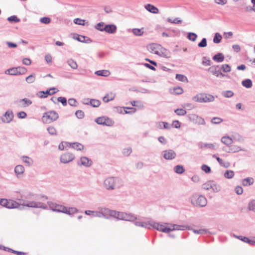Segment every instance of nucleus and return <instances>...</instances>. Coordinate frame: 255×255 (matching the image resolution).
Wrapping results in <instances>:
<instances>
[{
  "instance_id": "obj_1",
  "label": "nucleus",
  "mask_w": 255,
  "mask_h": 255,
  "mask_svg": "<svg viewBox=\"0 0 255 255\" xmlns=\"http://www.w3.org/2000/svg\"><path fill=\"white\" fill-rule=\"evenodd\" d=\"M24 206L31 208H41L43 209H47L48 208L47 206L45 204L40 202L32 201H29L26 203L22 200H19V202H17L12 200H7V208H18L21 210L23 209L22 207Z\"/></svg>"
},
{
  "instance_id": "obj_2",
  "label": "nucleus",
  "mask_w": 255,
  "mask_h": 255,
  "mask_svg": "<svg viewBox=\"0 0 255 255\" xmlns=\"http://www.w3.org/2000/svg\"><path fill=\"white\" fill-rule=\"evenodd\" d=\"M124 185V182L118 177H108L103 182V186L108 191L119 189Z\"/></svg>"
},
{
  "instance_id": "obj_3",
  "label": "nucleus",
  "mask_w": 255,
  "mask_h": 255,
  "mask_svg": "<svg viewBox=\"0 0 255 255\" xmlns=\"http://www.w3.org/2000/svg\"><path fill=\"white\" fill-rule=\"evenodd\" d=\"M191 228L190 226L186 225H176V224H171L169 227H166L164 225L162 224H159V228L158 229V231L168 233L171 231L175 230H180L183 231L185 230H190Z\"/></svg>"
},
{
  "instance_id": "obj_4",
  "label": "nucleus",
  "mask_w": 255,
  "mask_h": 255,
  "mask_svg": "<svg viewBox=\"0 0 255 255\" xmlns=\"http://www.w3.org/2000/svg\"><path fill=\"white\" fill-rule=\"evenodd\" d=\"M190 200L192 204L195 207H204L207 204V200L205 196L197 194L193 195Z\"/></svg>"
},
{
  "instance_id": "obj_5",
  "label": "nucleus",
  "mask_w": 255,
  "mask_h": 255,
  "mask_svg": "<svg viewBox=\"0 0 255 255\" xmlns=\"http://www.w3.org/2000/svg\"><path fill=\"white\" fill-rule=\"evenodd\" d=\"M133 222V224L136 226L146 228L148 229H150L152 227V228L158 230L159 228V223L155 222L152 220H149L147 222H143L141 220H138L137 219V220H134Z\"/></svg>"
},
{
  "instance_id": "obj_6",
  "label": "nucleus",
  "mask_w": 255,
  "mask_h": 255,
  "mask_svg": "<svg viewBox=\"0 0 255 255\" xmlns=\"http://www.w3.org/2000/svg\"><path fill=\"white\" fill-rule=\"evenodd\" d=\"M192 100L199 103H208L213 102L215 100V98L212 95L202 93L193 97Z\"/></svg>"
},
{
  "instance_id": "obj_7",
  "label": "nucleus",
  "mask_w": 255,
  "mask_h": 255,
  "mask_svg": "<svg viewBox=\"0 0 255 255\" xmlns=\"http://www.w3.org/2000/svg\"><path fill=\"white\" fill-rule=\"evenodd\" d=\"M58 117L59 116L57 113L53 111H51L45 113L42 118V120L44 123L50 124L56 121Z\"/></svg>"
},
{
  "instance_id": "obj_8",
  "label": "nucleus",
  "mask_w": 255,
  "mask_h": 255,
  "mask_svg": "<svg viewBox=\"0 0 255 255\" xmlns=\"http://www.w3.org/2000/svg\"><path fill=\"white\" fill-rule=\"evenodd\" d=\"M204 189L211 191L213 192H218L221 190V186L214 181H208L203 184Z\"/></svg>"
},
{
  "instance_id": "obj_9",
  "label": "nucleus",
  "mask_w": 255,
  "mask_h": 255,
  "mask_svg": "<svg viewBox=\"0 0 255 255\" xmlns=\"http://www.w3.org/2000/svg\"><path fill=\"white\" fill-rule=\"evenodd\" d=\"M98 210V211H94L93 217L109 219L110 209L109 208L100 207Z\"/></svg>"
},
{
  "instance_id": "obj_10",
  "label": "nucleus",
  "mask_w": 255,
  "mask_h": 255,
  "mask_svg": "<svg viewBox=\"0 0 255 255\" xmlns=\"http://www.w3.org/2000/svg\"><path fill=\"white\" fill-rule=\"evenodd\" d=\"M189 120L195 124L198 125H205L206 122L202 117L195 114H189L187 116Z\"/></svg>"
},
{
  "instance_id": "obj_11",
  "label": "nucleus",
  "mask_w": 255,
  "mask_h": 255,
  "mask_svg": "<svg viewBox=\"0 0 255 255\" xmlns=\"http://www.w3.org/2000/svg\"><path fill=\"white\" fill-rule=\"evenodd\" d=\"M95 121L98 125L109 127L112 126L114 124V122L112 120L106 117H99L97 118Z\"/></svg>"
},
{
  "instance_id": "obj_12",
  "label": "nucleus",
  "mask_w": 255,
  "mask_h": 255,
  "mask_svg": "<svg viewBox=\"0 0 255 255\" xmlns=\"http://www.w3.org/2000/svg\"><path fill=\"white\" fill-rule=\"evenodd\" d=\"M162 155L166 160H172L176 156V152L172 149L165 150L162 152Z\"/></svg>"
},
{
  "instance_id": "obj_13",
  "label": "nucleus",
  "mask_w": 255,
  "mask_h": 255,
  "mask_svg": "<svg viewBox=\"0 0 255 255\" xmlns=\"http://www.w3.org/2000/svg\"><path fill=\"white\" fill-rule=\"evenodd\" d=\"M58 91L56 88H51L46 91H40L38 93V96L41 98H46L48 95H52Z\"/></svg>"
},
{
  "instance_id": "obj_14",
  "label": "nucleus",
  "mask_w": 255,
  "mask_h": 255,
  "mask_svg": "<svg viewBox=\"0 0 255 255\" xmlns=\"http://www.w3.org/2000/svg\"><path fill=\"white\" fill-rule=\"evenodd\" d=\"M75 158V155L71 153L67 152L61 155L60 161L63 163H68Z\"/></svg>"
},
{
  "instance_id": "obj_15",
  "label": "nucleus",
  "mask_w": 255,
  "mask_h": 255,
  "mask_svg": "<svg viewBox=\"0 0 255 255\" xmlns=\"http://www.w3.org/2000/svg\"><path fill=\"white\" fill-rule=\"evenodd\" d=\"M92 161L87 157L82 156L80 158L79 161H78L77 164L80 166L89 167L92 165Z\"/></svg>"
},
{
  "instance_id": "obj_16",
  "label": "nucleus",
  "mask_w": 255,
  "mask_h": 255,
  "mask_svg": "<svg viewBox=\"0 0 255 255\" xmlns=\"http://www.w3.org/2000/svg\"><path fill=\"white\" fill-rule=\"evenodd\" d=\"M14 115L12 111H7L4 114V117L1 118V121L4 123H10L13 118Z\"/></svg>"
},
{
  "instance_id": "obj_17",
  "label": "nucleus",
  "mask_w": 255,
  "mask_h": 255,
  "mask_svg": "<svg viewBox=\"0 0 255 255\" xmlns=\"http://www.w3.org/2000/svg\"><path fill=\"white\" fill-rule=\"evenodd\" d=\"M125 213V212H117L110 209L109 218L110 217H113L119 220H124Z\"/></svg>"
},
{
  "instance_id": "obj_18",
  "label": "nucleus",
  "mask_w": 255,
  "mask_h": 255,
  "mask_svg": "<svg viewBox=\"0 0 255 255\" xmlns=\"http://www.w3.org/2000/svg\"><path fill=\"white\" fill-rule=\"evenodd\" d=\"M25 171V168L22 165H17L14 168V173L18 178H21L23 176Z\"/></svg>"
},
{
  "instance_id": "obj_19",
  "label": "nucleus",
  "mask_w": 255,
  "mask_h": 255,
  "mask_svg": "<svg viewBox=\"0 0 255 255\" xmlns=\"http://www.w3.org/2000/svg\"><path fill=\"white\" fill-rule=\"evenodd\" d=\"M157 55H159L160 57H163L166 58H169L171 57V53L167 49L163 48L160 46V48H159Z\"/></svg>"
},
{
  "instance_id": "obj_20",
  "label": "nucleus",
  "mask_w": 255,
  "mask_h": 255,
  "mask_svg": "<svg viewBox=\"0 0 255 255\" xmlns=\"http://www.w3.org/2000/svg\"><path fill=\"white\" fill-rule=\"evenodd\" d=\"M49 207L54 212L63 213L64 209V206L55 203H51L49 204Z\"/></svg>"
},
{
  "instance_id": "obj_21",
  "label": "nucleus",
  "mask_w": 255,
  "mask_h": 255,
  "mask_svg": "<svg viewBox=\"0 0 255 255\" xmlns=\"http://www.w3.org/2000/svg\"><path fill=\"white\" fill-rule=\"evenodd\" d=\"M198 146L199 148H209L211 149L216 150L218 147L216 145L215 143H203L200 142L198 143Z\"/></svg>"
},
{
  "instance_id": "obj_22",
  "label": "nucleus",
  "mask_w": 255,
  "mask_h": 255,
  "mask_svg": "<svg viewBox=\"0 0 255 255\" xmlns=\"http://www.w3.org/2000/svg\"><path fill=\"white\" fill-rule=\"evenodd\" d=\"M160 46V45L152 43L148 45L147 48L150 52L157 55Z\"/></svg>"
},
{
  "instance_id": "obj_23",
  "label": "nucleus",
  "mask_w": 255,
  "mask_h": 255,
  "mask_svg": "<svg viewBox=\"0 0 255 255\" xmlns=\"http://www.w3.org/2000/svg\"><path fill=\"white\" fill-rule=\"evenodd\" d=\"M78 212L79 210L75 207L67 208L66 206H64L63 213L72 216L73 214L78 213Z\"/></svg>"
},
{
  "instance_id": "obj_24",
  "label": "nucleus",
  "mask_w": 255,
  "mask_h": 255,
  "mask_svg": "<svg viewBox=\"0 0 255 255\" xmlns=\"http://www.w3.org/2000/svg\"><path fill=\"white\" fill-rule=\"evenodd\" d=\"M65 144L67 146L71 147L73 148L76 149L77 150H82L84 149V146L80 143L74 142L73 143L65 142Z\"/></svg>"
},
{
  "instance_id": "obj_25",
  "label": "nucleus",
  "mask_w": 255,
  "mask_h": 255,
  "mask_svg": "<svg viewBox=\"0 0 255 255\" xmlns=\"http://www.w3.org/2000/svg\"><path fill=\"white\" fill-rule=\"evenodd\" d=\"M104 31L109 33H114L117 30V27L114 24L106 25L103 27Z\"/></svg>"
},
{
  "instance_id": "obj_26",
  "label": "nucleus",
  "mask_w": 255,
  "mask_h": 255,
  "mask_svg": "<svg viewBox=\"0 0 255 255\" xmlns=\"http://www.w3.org/2000/svg\"><path fill=\"white\" fill-rule=\"evenodd\" d=\"M209 71L213 74V75L218 77H223L225 76V74H223L219 70H216V68L212 66L209 68Z\"/></svg>"
},
{
  "instance_id": "obj_27",
  "label": "nucleus",
  "mask_w": 255,
  "mask_h": 255,
  "mask_svg": "<svg viewBox=\"0 0 255 255\" xmlns=\"http://www.w3.org/2000/svg\"><path fill=\"white\" fill-rule=\"evenodd\" d=\"M221 141L222 143L229 146L233 143V139L229 136H224L221 138Z\"/></svg>"
},
{
  "instance_id": "obj_28",
  "label": "nucleus",
  "mask_w": 255,
  "mask_h": 255,
  "mask_svg": "<svg viewBox=\"0 0 255 255\" xmlns=\"http://www.w3.org/2000/svg\"><path fill=\"white\" fill-rule=\"evenodd\" d=\"M116 93L113 92H110L106 94L103 98V101L105 103H108L110 101L113 100L116 97Z\"/></svg>"
},
{
  "instance_id": "obj_29",
  "label": "nucleus",
  "mask_w": 255,
  "mask_h": 255,
  "mask_svg": "<svg viewBox=\"0 0 255 255\" xmlns=\"http://www.w3.org/2000/svg\"><path fill=\"white\" fill-rule=\"evenodd\" d=\"M145 9L151 13L156 14L159 12L158 9L155 6L151 4H147L145 6Z\"/></svg>"
},
{
  "instance_id": "obj_30",
  "label": "nucleus",
  "mask_w": 255,
  "mask_h": 255,
  "mask_svg": "<svg viewBox=\"0 0 255 255\" xmlns=\"http://www.w3.org/2000/svg\"><path fill=\"white\" fill-rule=\"evenodd\" d=\"M22 162L27 166H30L33 163L32 159L27 156H22L21 157Z\"/></svg>"
},
{
  "instance_id": "obj_31",
  "label": "nucleus",
  "mask_w": 255,
  "mask_h": 255,
  "mask_svg": "<svg viewBox=\"0 0 255 255\" xmlns=\"http://www.w3.org/2000/svg\"><path fill=\"white\" fill-rule=\"evenodd\" d=\"M4 73L7 75L12 76L19 75L17 71V67H12L4 71Z\"/></svg>"
},
{
  "instance_id": "obj_32",
  "label": "nucleus",
  "mask_w": 255,
  "mask_h": 255,
  "mask_svg": "<svg viewBox=\"0 0 255 255\" xmlns=\"http://www.w3.org/2000/svg\"><path fill=\"white\" fill-rule=\"evenodd\" d=\"M136 220H137V217L134 214L131 213H125L124 220L133 222Z\"/></svg>"
},
{
  "instance_id": "obj_33",
  "label": "nucleus",
  "mask_w": 255,
  "mask_h": 255,
  "mask_svg": "<svg viewBox=\"0 0 255 255\" xmlns=\"http://www.w3.org/2000/svg\"><path fill=\"white\" fill-rule=\"evenodd\" d=\"M254 180L252 177H248L242 180V183L244 186H248L252 185Z\"/></svg>"
},
{
  "instance_id": "obj_34",
  "label": "nucleus",
  "mask_w": 255,
  "mask_h": 255,
  "mask_svg": "<svg viewBox=\"0 0 255 255\" xmlns=\"http://www.w3.org/2000/svg\"><path fill=\"white\" fill-rule=\"evenodd\" d=\"M18 102L21 103V106L23 107H26L32 104V101L27 98L20 99Z\"/></svg>"
},
{
  "instance_id": "obj_35",
  "label": "nucleus",
  "mask_w": 255,
  "mask_h": 255,
  "mask_svg": "<svg viewBox=\"0 0 255 255\" xmlns=\"http://www.w3.org/2000/svg\"><path fill=\"white\" fill-rule=\"evenodd\" d=\"M213 59L217 62H222L224 60V56L221 53H218L213 57Z\"/></svg>"
},
{
  "instance_id": "obj_36",
  "label": "nucleus",
  "mask_w": 255,
  "mask_h": 255,
  "mask_svg": "<svg viewBox=\"0 0 255 255\" xmlns=\"http://www.w3.org/2000/svg\"><path fill=\"white\" fill-rule=\"evenodd\" d=\"M232 138L233 141H238L240 142H243L244 141V137L239 133H235L232 135Z\"/></svg>"
},
{
  "instance_id": "obj_37",
  "label": "nucleus",
  "mask_w": 255,
  "mask_h": 255,
  "mask_svg": "<svg viewBox=\"0 0 255 255\" xmlns=\"http://www.w3.org/2000/svg\"><path fill=\"white\" fill-rule=\"evenodd\" d=\"M95 74L98 76L108 77L110 75V72L107 70H99L95 72Z\"/></svg>"
},
{
  "instance_id": "obj_38",
  "label": "nucleus",
  "mask_w": 255,
  "mask_h": 255,
  "mask_svg": "<svg viewBox=\"0 0 255 255\" xmlns=\"http://www.w3.org/2000/svg\"><path fill=\"white\" fill-rule=\"evenodd\" d=\"M67 63L73 69H77L78 68V65L76 62L72 59H68L67 61Z\"/></svg>"
},
{
  "instance_id": "obj_39",
  "label": "nucleus",
  "mask_w": 255,
  "mask_h": 255,
  "mask_svg": "<svg viewBox=\"0 0 255 255\" xmlns=\"http://www.w3.org/2000/svg\"><path fill=\"white\" fill-rule=\"evenodd\" d=\"M174 171L177 174H182L185 172V169L182 165H177L174 168Z\"/></svg>"
},
{
  "instance_id": "obj_40",
  "label": "nucleus",
  "mask_w": 255,
  "mask_h": 255,
  "mask_svg": "<svg viewBox=\"0 0 255 255\" xmlns=\"http://www.w3.org/2000/svg\"><path fill=\"white\" fill-rule=\"evenodd\" d=\"M234 236L235 238H236L237 239H239L240 240H242V241H243V242H244L245 243H248L249 244L251 245V243H253V240H250V239H249L247 237H243V236H237V235H234Z\"/></svg>"
},
{
  "instance_id": "obj_41",
  "label": "nucleus",
  "mask_w": 255,
  "mask_h": 255,
  "mask_svg": "<svg viewBox=\"0 0 255 255\" xmlns=\"http://www.w3.org/2000/svg\"><path fill=\"white\" fill-rule=\"evenodd\" d=\"M242 84L243 86L247 88H251L253 85V83L251 80L249 79L243 80L242 82Z\"/></svg>"
},
{
  "instance_id": "obj_42",
  "label": "nucleus",
  "mask_w": 255,
  "mask_h": 255,
  "mask_svg": "<svg viewBox=\"0 0 255 255\" xmlns=\"http://www.w3.org/2000/svg\"><path fill=\"white\" fill-rule=\"evenodd\" d=\"M157 127L160 129H168L169 128V124L167 123L164 122H160L157 123Z\"/></svg>"
},
{
  "instance_id": "obj_43",
  "label": "nucleus",
  "mask_w": 255,
  "mask_h": 255,
  "mask_svg": "<svg viewBox=\"0 0 255 255\" xmlns=\"http://www.w3.org/2000/svg\"><path fill=\"white\" fill-rule=\"evenodd\" d=\"M176 79L181 82H188V79L184 75L177 74L176 75Z\"/></svg>"
},
{
  "instance_id": "obj_44",
  "label": "nucleus",
  "mask_w": 255,
  "mask_h": 255,
  "mask_svg": "<svg viewBox=\"0 0 255 255\" xmlns=\"http://www.w3.org/2000/svg\"><path fill=\"white\" fill-rule=\"evenodd\" d=\"M240 151H246V149L242 148L240 146L238 145H233L231 148H230V151L232 152L233 153L239 152Z\"/></svg>"
},
{
  "instance_id": "obj_45",
  "label": "nucleus",
  "mask_w": 255,
  "mask_h": 255,
  "mask_svg": "<svg viewBox=\"0 0 255 255\" xmlns=\"http://www.w3.org/2000/svg\"><path fill=\"white\" fill-rule=\"evenodd\" d=\"M235 173L233 170H228L224 173V176L227 179H231L234 176Z\"/></svg>"
},
{
  "instance_id": "obj_46",
  "label": "nucleus",
  "mask_w": 255,
  "mask_h": 255,
  "mask_svg": "<svg viewBox=\"0 0 255 255\" xmlns=\"http://www.w3.org/2000/svg\"><path fill=\"white\" fill-rule=\"evenodd\" d=\"M132 31L134 35L138 36H141L144 33L143 28L141 29L133 28L132 29Z\"/></svg>"
},
{
  "instance_id": "obj_47",
  "label": "nucleus",
  "mask_w": 255,
  "mask_h": 255,
  "mask_svg": "<svg viewBox=\"0 0 255 255\" xmlns=\"http://www.w3.org/2000/svg\"><path fill=\"white\" fill-rule=\"evenodd\" d=\"M26 81L29 84L33 83L35 80V74H32L26 78Z\"/></svg>"
},
{
  "instance_id": "obj_48",
  "label": "nucleus",
  "mask_w": 255,
  "mask_h": 255,
  "mask_svg": "<svg viewBox=\"0 0 255 255\" xmlns=\"http://www.w3.org/2000/svg\"><path fill=\"white\" fill-rule=\"evenodd\" d=\"M222 96L226 98H231L234 95V93L233 91L229 90L223 91L222 93Z\"/></svg>"
},
{
  "instance_id": "obj_49",
  "label": "nucleus",
  "mask_w": 255,
  "mask_h": 255,
  "mask_svg": "<svg viewBox=\"0 0 255 255\" xmlns=\"http://www.w3.org/2000/svg\"><path fill=\"white\" fill-rule=\"evenodd\" d=\"M187 37L190 40L195 41L197 39V35L193 32H189L188 34Z\"/></svg>"
},
{
  "instance_id": "obj_50",
  "label": "nucleus",
  "mask_w": 255,
  "mask_h": 255,
  "mask_svg": "<svg viewBox=\"0 0 255 255\" xmlns=\"http://www.w3.org/2000/svg\"><path fill=\"white\" fill-rule=\"evenodd\" d=\"M222 38V36L219 33H216L213 38V41L215 43H219L220 42Z\"/></svg>"
},
{
  "instance_id": "obj_51",
  "label": "nucleus",
  "mask_w": 255,
  "mask_h": 255,
  "mask_svg": "<svg viewBox=\"0 0 255 255\" xmlns=\"http://www.w3.org/2000/svg\"><path fill=\"white\" fill-rule=\"evenodd\" d=\"M48 133L52 135H57V130L55 128L53 127H49L47 129Z\"/></svg>"
},
{
  "instance_id": "obj_52",
  "label": "nucleus",
  "mask_w": 255,
  "mask_h": 255,
  "mask_svg": "<svg viewBox=\"0 0 255 255\" xmlns=\"http://www.w3.org/2000/svg\"><path fill=\"white\" fill-rule=\"evenodd\" d=\"M101 102L96 99H91L90 105L93 107H98L100 106Z\"/></svg>"
},
{
  "instance_id": "obj_53",
  "label": "nucleus",
  "mask_w": 255,
  "mask_h": 255,
  "mask_svg": "<svg viewBox=\"0 0 255 255\" xmlns=\"http://www.w3.org/2000/svg\"><path fill=\"white\" fill-rule=\"evenodd\" d=\"M175 113L178 116H184L186 114V111L183 109H178L175 110Z\"/></svg>"
},
{
  "instance_id": "obj_54",
  "label": "nucleus",
  "mask_w": 255,
  "mask_h": 255,
  "mask_svg": "<svg viewBox=\"0 0 255 255\" xmlns=\"http://www.w3.org/2000/svg\"><path fill=\"white\" fill-rule=\"evenodd\" d=\"M7 20L10 22H18L20 19L15 15H12L7 18Z\"/></svg>"
},
{
  "instance_id": "obj_55",
  "label": "nucleus",
  "mask_w": 255,
  "mask_h": 255,
  "mask_svg": "<svg viewBox=\"0 0 255 255\" xmlns=\"http://www.w3.org/2000/svg\"><path fill=\"white\" fill-rule=\"evenodd\" d=\"M131 152H132L131 148L130 147H128V148H126L123 149V153L125 156H128L130 154Z\"/></svg>"
},
{
  "instance_id": "obj_56",
  "label": "nucleus",
  "mask_w": 255,
  "mask_h": 255,
  "mask_svg": "<svg viewBox=\"0 0 255 255\" xmlns=\"http://www.w3.org/2000/svg\"><path fill=\"white\" fill-rule=\"evenodd\" d=\"M17 67V71L18 72V74L23 75L26 73L27 69L24 67L18 66Z\"/></svg>"
},
{
  "instance_id": "obj_57",
  "label": "nucleus",
  "mask_w": 255,
  "mask_h": 255,
  "mask_svg": "<svg viewBox=\"0 0 255 255\" xmlns=\"http://www.w3.org/2000/svg\"><path fill=\"white\" fill-rule=\"evenodd\" d=\"M221 69L225 72H229L231 70V68L228 64H223L221 66Z\"/></svg>"
},
{
  "instance_id": "obj_58",
  "label": "nucleus",
  "mask_w": 255,
  "mask_h": 255,
  "mask_svg": "<svg viewBox=\"0 0 255 255\" xmlns=\"http://www.w3.org/2000/svg\"><path fill=\"white\" fill-rule=\"evenodd\" d=\"M75 115L77 118L82 119L84 117V113L82 110H78L75 112Z\"/></svg>"
},
{
  "instance_id": "obj_59",
  "label": "nucleus",
  "mask_w": 255,
  "mask_h": 255,
  "mask_svg": "<svg viewBox=\"0 0 255 255\" xmlns=\"http://www.w3.org/2000/svg\"><path fill=\"white\" fill-rule=\"evenodd\" d=\"M173 92L176 95H180L183 93V89L180 87H175Z\"/></svg>"
},
{
  "instance_id": "obj_60",
  "label": "nucleus",
  "mask_w": 255,
  "mask_h": 255,
  "mask_svg": "<svg viewBox=\"0 0 255 255\" xmlns=\"http://www.w3.org/2000/svg\"><path fill=\"white\" fill-rule=\"evenodd\" d=\"M223 122V120L218 117H214L211 120V123L213 124H219Z\"/></svg>"
},
{
  "instance_id": "obj_61",
  "label": "nucleus",
  "mask_w": 255,
  "mask_h": 255,
  "mask_svg": "<svg viewBox=\"0 0 255 255\" xmlns=\"http://www.w3.org/2000/svg\"><path fill=\"white\" fill-rule=\"evenodd\" d=\"M40 22L46 24H49L51 21V19L48 17H43L40 19Z\"/></svg>"
},
{
  "instance_id": "obj_62",
  "label": "nucleus",
  "mask_w": 255,
  "mask_h": 255,
  "mask_svg": "<svg viewBox=\"0 0 255 255\" xmlns=\"http://www.w3.org/2000/svg\"><path fill=\"white\" fill-rule=\"evenodd\" d=\"M249 209L255 212V200L251 201L249 204Z\"/></svg>"
},
{
  "instance_id": "obj_63",
  "label": "nucleus",
  "mask_w": 255,
  "mask_h": 255,
  "mask_svg": "<svg viewBox=\"0 0 255 255\" xmlns=\"http://www.w3.org/2000/svg\"><path fill=\"white\" fill-rule=\"evenodd\" d=\"M104 26V23L103 22H101L96 24L95 28L101 31H103V27Z\"/></svg>"
},
{
  "instance_id": "obj_64",
  "label": "nucleus",
  "mask_w": 255,
  "mask_h": 255,
  "mask_svg": "<svg viewBox=\"0 0 255 255\" xmlns=\"http://www.w3.org/2000/svg\"><path fill=\"white\" fill-rule=\"evenodd\" d=\"M207 45V39L205 38H203L201 41L198 43V46L199 47H205Z\"/></svg>"
}]
</instances>
